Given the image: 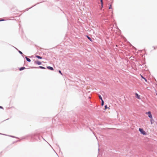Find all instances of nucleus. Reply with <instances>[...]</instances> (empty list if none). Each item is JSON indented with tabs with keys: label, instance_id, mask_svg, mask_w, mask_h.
Returning a JSON list of instances; mask_svg holds the SVG:
<instances>
[{
	"label": "nucleus",
	"instance_id": "nucleus-1",
	"mask_svg": "<svg viewBox=\"0 0 157 157\" xmlns=\"http://www.w3.org/2000/svg\"><path fill=\"white\" fill-rule=\"evenodd\" d=\"M145 114L147 115L151 119H152V114H151V112L150 111H148V112H146L145 113Z\"/></svg>",
	"mask_w": 157,
	"mask_h": 157
},
{
	"label": "nucleus",
	"instance_id": "nucleus-8",
	"mask_svg": "<svg viewBox=\"0 0 157 157\" xmlns=\"http://www.w3.org/2000/svg\"><path fill=\"white\" fill-rule=\"evenodd\" d=\"M25 58H26V60H27L29 62H30V61H31V60H30L29 58H27V57H26Z\"/></svg>",
	"mask_w": 157,
	"mask_h": 157
},
{
	"label": "nucleus",
	"instance_id": "nucleus-12",
	"mask_svg": "<svg viewBox=\"0 0 157 157\" xmlns=\"http://www.w3.org/2000/svg\"><path fill=\"white\" fill-rule=\"evenodd\" d=\"M39 68H41V69H45V67H44L42 66H40L39 67Z\"/></svg>",
	"mask_w": 157,
	"mask_h": 157
},
{
	"label": "nucleus",
	"instance_id": "nucleus-6",
	"mask_svg": "<svg viewBox=\"0 0 157 157\" xmlns=\"http://www.w3.org/2000/svg\"><path fill=\"white\" fill-rule=\"evenodd\" d=\"M36 57L37 58L39 59H42V58L41 57H40L39 56H38V55H36Z\"/></svg>",
	"mask_w": 157,
	"mask_h": 157
},
{
	"label": "nucleus",
	"instance_id": "nucleus-18",
	"mask_svg": "<svg viewBox=\"0 0 157 157\" xmlns=\"http://www.w3.org/2000/svg\"><path fill=\"white\" fill-rule=\"evenodd\" d=\"M19 53H20V54H23V53H22V52H21V51H19Z\"/></svg>",
	"mask_w": 157,
	"mask_h": 157
},
{
	"label": "nucleus",
	"instance_id": "nucleus-19",
	"mask_svg": "<svg viewBox=\"0 0 157 157\" xmlns=\"http://www.w3.org/2000/svg\"><path fill=\"white\" fill-rule=\"evenodd\" d=\"M111 8H111V5H110V6H109V9H111Z\"/></svg>",
	"mask_w": 157,
	"mask_h": 157
},
{
	"label": "nucleus",
	"instance_id": "nucleus-20",
	"mask_svg": "<svg viewBox=\"0 0 157 157\" xmlns=\"http://www.w3.org/2000/svg\"><path fill=\"white\" fill-rule=\"evenodd\" d=\"M0 108L2 109L3 107L2 106H0Z\"/></svg>",
	"mask_w": 157,
	"mask_h": 157
},
{
	"label": "nucleus",
	"instance_id": "nucleus-11",
	"mask_svg": "<svg viewBox=\"0 0 157 157\" xmlns=\"http://www.w3.org/2000/svg\"><path fill=\"white\" fill-rule=\"evenodd\" d=\"M87 38H88V39H89L90 41H92V40L90 38V37H89V36H87Z\"/></svg>",
	"mask_w": 157,
	"mask_h": 157
},
{
	"label": "nucleus",
	"instance_id": "nucleus-14",
	"mask_svg": "<svg viewBox=\"0 0 157 157\" xmlns=\"http://www.w3.org/2000/svg\"><path fill=\"white\" fill-rule=\"evenodd\" d=\"M153 118H152V119H150V121L151 124H152L153 123L152 121H153Z\"/></svg>",
	"mask_w": 157,
	"mask_h": 157
},
{
	"label": "nucleus",
	"instance_id": "nucleus-3",
	"mask_svg": "<svg viewBox=\"0 0 157 157\" xmlns=\"http://www.w3.org/2000/svg\"><path fill=\"white\" fill-rule=\"evenodd\" d=\"M35 63L38 65H40L41 64V62L38 60L36 61L35 62Z\"/></svg>",
	"mask_w": 157,
	"mask_h": 157
},
{
	"label": "nucleus",
	"instance_id": "nucleus-13",
	"mask_svg": "<svg viewBox=\"0 0 157 157\" xmlns=\"http://www.w3.org/2000/svg\"><path fill=\"white\" fill-rule=\"evenodd\" d=\"M99 99H101V101L103 100L102 99V97L101 95H99Z\"/></svg>",
	"mask_w": 157,
	"mask_h": 157
},
{
	"label": "nucleus",
	"instance_id": "nucleus-7",
	"mask_svg": "<svg viewBox=\"0 0 157 157\" xmlns=\"http://www.w3.org/2000/svg\"><path fill=\"white\" fill-rule=\"evenodd\" d=\"M25 67H21V68H20L19 69V70L20 71H21V70H22L24 69H25Z\"/></svg>",
	"mask_w": 157,
	"mask_h": 157
},
{
	"label": "nucleus",
	"instance_id": "nucleus-4",
	"mask_svg": "<svg viewBox=\"0 0 157 157\" xmlns=\"http://www.w3.org/2000/svg\"><path fill=\"white\" fill-rule=\"evenodd\" d=\"M136 97V98H138L139 99H140V96L137 94L136 93L135 94Z\"/></svg>",
	"mask_w": 157,
	"mask_h": 157
},
{
	"label": "nucleus",
	"instance_id": "nucleus-15",
	"mask_svg": "<svg viewBox=\"0 0 157 157\" xmlns=\"http://www.w3.org/2000/svg\"><path fill=\"white\" fill-rule=\"evenodd\" d=\"M100 1L101 3V7H102L103 6V1L102 0H101Z\"/></svg>",
	"mask_w": 157,
	"mask_h": 157
},
{
	"label": "nucleus",
	"instance_id": "nucleus-22",
	"mask_svg": "<svg viewBox=\"0 0 157 157\" xmlns=\"http://www.w3.org/2000/svg\"><path fill=\"white\" fill-rule=\"evenodd\" d=\"M156 95H157V93H156Z\"/></svg>",
	"mask_w": 157,
	"mask_h": 157
},
{
	"label": "nucleus",
	"instance_id": "nucleus-10",
	"mask_svg": "<svg viewBox=\"0 0 157 157\" xmlns=\"http://www.w3.org/2000/svg\"><path fill=\"white\" fill-rule=\"evenodd\" d=\"M107 109H109V107H107V106L106 105L105 106V110Z\"/></svg>",
	"mask_w": 157,
	"mask_h": 157
},
{
	"label": "nucleus",
	"instance_id": "nucleus-2",
	"mask_svg": "<svg viewBox=\"0 0 157 157\" xmlns=\"http://www.w3.org/2000/svg\"><path fill=\"white\" fill-rule=\"evenodd\" d=\"M139 131H140V133L143 134V135H146V132L144 130V129L142 128H139Z\"/></svg>",
	"mask_w": 157,
	"mask_h": 157
},
{
	"label": "nucleus",
	"instance_id": "nucleus-16",
	"mask_svg": "<svg viewBox=\"0 0 157 157\" xmlns=\"http://www.w3.org/2000/svg\"><path fill=\"white\" fill-rule=\"evenodd\" d=\"M104 101L103 100H101V105L103 106L104 105Z\"/></svg>",
	"mask_w": 157,
	"mask_h": 157
},
{
	"label": "nucleus",
	"instance_id": "nucleus-5",
	"mask_svg": "<svg viewBox=\"0 0 157 157\" xmlns=\"http://www.w3.org/2000/svg\"><path fill=\"white\" fill-rule=\"evenodd\" d=\"M47 68L49 69H50L52 71H53L54 70L53 68L52 67L50 66L47 67Z\"/></svg>",
	"mask_w": 157,
	"mask_h": 157
},
{
	"label": "nucleus",
	"instance_id": "nucleus-21",
	"mask_svg": "<svg viewBox=\"0 0 157 157\" xmlns=\"http://www.w3.org/2000/svg\"><path fill=\"white\" fill-rule=\"evenodd\" d=\"M4 20H0V21H3Z\"/></svg>",
	"mask_w": 157,
	"mask_h": 157
},
{
	"label": "nucleus",
	"instance_id": "nucleus-9",
	"mask_svg": "<svg viewBox=\"0 0 157 157\" xmlns=\"http://www.w3.org/2000/svg\"><path fill=\"white\" fill-rule=\"evenodd\" d=\"M141 78H142L144 79L145 80V82H147V79L145 78H144L143 76H142L141 75Z\"/></svg>",
	"mask_w": 157,
	"mask_h": 157
},
{
	"label": "nucleus",
	"instance_id": "nucleus-17",
	"mask_svg": "<svg viewBox=\"0 0 157 157\" xmlns=\"http://www.w3.org/2000/svg\"><path fill=\"white\" fill-rule=\"evenodd\" d=\"M59 73H60L61 75H62V74L60 70H59Z\"/></svg>",
	"mask_w": 157,
	"mask_h": 157
}]
</instances>
